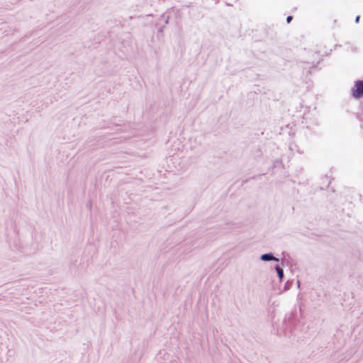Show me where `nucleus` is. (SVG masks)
Masks as SVG:
<instances>
[{"label": "nucleus", "instance_id": "1", "mask_svg": "<svg viewBox=\"0 0 363 363\" xmlns=\"http://www.w3.org/2000/svg\"><path fill=\"white\" fill-rule=\"evenodd\" d=\"M262 260L263 261H269V260H278L271 254H264L261 257Z\"/></svg>", "mask_w": 363, "mask_h": 363}, {"label": "nucleus", "instance_id": "2", "mask_svg": "<svg viewBox=\"0 0 363 363\" xmlns=\"http://www.w3.org/2000/svg\"><path fill=\"white\" fill-rule=\"evenodd\" d=\"M355 86V91H363V81L357 82Z\"/></svg>", "mask_w": 363, "mask_h": 363}, {"label": "nucleus", "instance_id": "3", "mask_svg": "<svg viewBox=\"0 0 363 363\" xmlns=\"http://www.w3.org/2000/svg\"><path fill=\"white\" fill-rule=\"evenodd\" d=\"M276 270H277V272L278 273L279 277L280 279H282V277L284 276L283 270L281 268H279V267H276Z\"/></svg>", "mask_w": 363, "mask_h": 363}, {"label": "nucleus", "instance_id": "4", "mask_svg": "<svg viewBox=\"0 0 363 363\" xmlns=\"http://www.w3.org/2000/svg\"><path fill=\"white\" fill-rule=\"evenodd\" d=\"M362 94H363V92L358 91V92H354L353 95L355 98H359L362 95Z\"/></svg>", "mask_w": 363, "mask_h": 363}, {"label": "nucleus", "instance_id": "5", "mask_svg": "<svg viewBox=\"0 0 363 363\" xmlns=\"http://www.w3.org/2000/svg\"><path fill=\"white\" fill-rule=\"evenodd\" d=\"M292 18H292V16H289L286 18V22H287L288 23H289L292 21Z\"/></svg>", "mask_w": 363, "mask_h": 363}, {"label": "nucleus", "instance_id": "6", "mask_svg": "<svg viewBox=\"0 0 363 363\" xmlns=\"http://www.w3.org/2000/svg\"><path fill=\"white\" fill-rule=\"evenodd\" d=\"M359 18H360V17H359V16H357V17H356V18H355V22H356L357 23H359Z\"/></svg>", "mask_w": 363, "mask_h": 363}]
</instances>
